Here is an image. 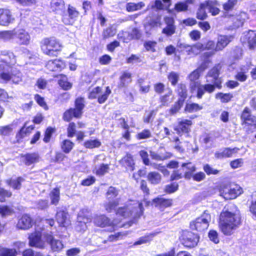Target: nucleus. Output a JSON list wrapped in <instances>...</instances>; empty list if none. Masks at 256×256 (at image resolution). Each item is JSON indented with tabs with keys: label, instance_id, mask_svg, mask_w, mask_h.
Wrapping results in <instances>:
<instances>
[{
	"label": "nucleus",
	"instance_id": "nucleus-4",
	"mask_svg": "<svg viewBox=\"0 0 256 256\" xmlns=\"http://www.w3.org/2000/svg\"><path fill=\"white\" fill-rule=\"evenodd\" d=\"M144 208L142 202H134L127 207L120 208L116 212L118 216L127 218L132 216L137 218L142 216L143 214Z\"/></svg>",
	"mask_w": 256,
	"mask_h": 256
},
{
	"label": "nucleus",
	"instance_id": "nucleus-22",
	"mask_svg": "<svg viewBox=\"0 0 256 256\" xmlns=\"http://www.w3.org/2000/svg\"><path fill=\"white\" fill-rule=\"evenodd\" d=\"M66 66L64 62L59 59L48 61L46 64V68L50 71H60Z\"/></svg>",
	"mask_w": 256,
	"mask_h": 256
},
{
	"label": "nucleus",
	"instance_id": "nucleus-58",
	"mask_svg": "<svg viewBox=\"0 0 256 256\" xmlns=\"http://www.w3.org/2000/svg\"><path fill=\"white\" fill-rule=\"evenodd\" d=\"M138 83L140 87V91L142 92L146 93L148 92L150 90V84L149 82L146 83L144 80L142 78H140L138 80Z\"/></svg>",
	"mask_w": 256,
	"mask_h": 256
},
{
	"label": "nucleus",
	"instance_id": "nucleus-51",
	"mask_svg": "<svg viewBox=\"0 0 256 256\" xmlns=\"http://www.w3.org/2000/svg\"><path fill=\"white\" fill-rule=\"evenodd\" d=\"M116 33V29L112 26H109L104 30L102 36L104 39L114 36Z\"/></svg>",
	"mask_w": 256,
	"mask_h": 256
},
{
	"label": "nucleus",
	"instance_id": "nucleus-11",
	"mask_svg": "<svg viewBox=\"0 0 256 256\" xmlns=\"http://www.w3.org/2000/svg\"><path fill=\"white\" fill-rule=\"evenodd\" d=\"M79 14L76 8L68 4L67 12L62 15V21L66 25H72L77 20Z\"/></svg>",
	"mask_w": 256,
	"mask_h": 256
},
{
	"label": "nucleus",
	"instance_id": "nucleus-48",
	"mask_svg": "<svg viewBox=\"0 0 256 256\" xmlns=\"http://www.w3.org/2000/svg\"><path fill=\"white\" fill-rule=\"evenodd\" d=\"M58 84L64 90H69L72 87V84L68 82L67 78L64 75L60 76Z\"/></svg>",
	"mask_w": 256,
	"mask_h": 256
},
{
	"label": "nucleus",
	"instance_id": "nucleus-52",
	"mask_svg": "<svg viewBox=\"0 0 256 256\" xmlns=\"http://www.w3.org/2000/svg\"><path fill=\"white\" fill-rule=\"evenodd\" d=\"M177 91L178 96H180V98H181L184 102L187 96L186 86L182 84H180L178 86Z\"/></svg>",
	"mask_w": 256,
	"mask_h": 256
},
{
	"label": "nucleus",
	"instance_id": "nucleus-3",
	"mask_svg": "<svg viewBox=\"0 0 256 256\" xmlns=\"http://www.w3.org/2000/svg\"><path fill=\"white\" fill-rule=\"evenodd\" d=\"M220 68L218 66H214L208 73L206 76V82L208 83H212L202 85L206 92L211 93L214 90L215 87L220 89L222 88V80L218 78L220 74Z\"/></svg>",
	"mask_w": 256,
	"mask_h": 256
},
{
	"label": "nucleus",
	"instance_id": "nucleus-7",
	"mask_svg": "<svg viewBox=\"0 0 256 256\" xmlns=\"http://www.w3.org/2000/svg\"><path fill=\"white\" fill-rule=\"evenodd\" d=\"M94 222L98 226L105 228L108 227V230L114 231L117 227L124 226V225L117 226L116 220L112 222L104 214H96L94 217Z\"/></svg>",
	"mask_w": 256,
	"mask_h": 256
},
{
	"label": "nucleus",
	"instance_id": "nucleus-20",
	"mask_svg": "<svg viewBox=\"0 0 256 256\" xmlns=\"http://www.w3.org/2000/svg\"><path fill=\"white\" fill-rule=\"evenodd\" d=\"M29 243L30 246L38 248H44L45 242L42 239V234L40 232H36L29 236Z\"/></svg>",
	"mask_w": 256,
	"mask_h": 256
},
{
	"label": "nucleus",
	"instance_id": "nucleus-64",
	"mask_svg": "<svg viewBox=\"0 0 256 256\" xmlns=\"http://www.w3.org/2000/svg\"><path fill=\"white\" fill-rule=\"evenodd\" d=\"M252 200L250 208V212L256 216V192L252 195Z\"/></svg>",
	"mask_w": 256,
	"mask_h": 256
},
{
	"label": "nucleus",
	"instance_id": "nucleus-54",
	"mask_svg": "<svg viewBox=\"0 0 256 256\" xmlns=\"http://www.w3.org/2000/svg\"><path fill=\"white\" fill-rule=\"evenodd\" d=\"M100 145L101 142L98 140H88L84 143V146L87 148H98Z\"/></svg>",
	"mask_w": 256,
	"mask_h": 256
},
{
	"label": "nucleus",
	"instance_id": "nucleus-10",
	"mask_svg": "<svg viewBox=\"0 0 256 256\" xmlns=\"http://www.w3.org/2000/svg\"><path fill=\"white\" fill-rule=\"evenodd\" d=\"M199 237L197 234L188 231L183 232L180 238L182 244L185 247L189 248L196 246Z\"/></svg>",
	"mask_w": 256,
	"mask_h": 256
},
{
	"label": "nucleus",
	"instance_id": "nucleus-29",
	"mask_svg": "<svg viewBox=\"0 0 256 256\" xmlns=\"http://www.w3.org/2000/svg\"><path fill=\"white\" fill-rule=\"evenodd\" d=\"M32 221L31 218L28 214L23 215L18 220L17 227L20 229L26 230L32 226Z\"/></svg>",
	"mask_w": 256,
	"mask_h": 256
},
{
	"label": "nucleus",
	"instance_id": "nucleus-56",
	"mask_svg": "<svg viewBox=\"0 0 256 256\" xmlns=\"http://www.w3.org/2000/svg\"><path fill=\"white\" fill-rule=\"evenodd\" d=\"M74 144L68 140L63 141L62 148L65 153H68L72 148Z\"/></svg>",
	"mask_w": 256,
	"mask_h": 256
},
{
	"label": "nucleus",
	"instance_id": "nucleus-9",
	"mask_svg": "<svg viewBox=\"0 0 256 256\" xmlns=\"http://www.w3.org/2000/svg\"><path fill=\"white\" fill-rule=\"evenodd\" d=\"M118 190L115 188L110 186L106 192V197L109 202L104 204V208L108 212H112L118 204V200L116 199L114 200H111L115 198L118 195Z\"/></svg>",
	"mask_w": 256,
	"mask_h": 256
},
{
	"label": "nucleus",
	"instance_id": "nucleus-13",
	"mask_svg": "<svg viewBox=\"0 0 256 256\" xmlns=\"http://www.w3.org/2000/svg\"><path fill=\"white\" fill-rule=\"evenodd\" d=\"M242 192V188L238 185H234L230 188L226 187L221 189L220 191V196L226 200L235 198L241 194Z\"/></svg>",
	"mask_w": 256,
	"mask_h": 256
},
{
	"label": "nucleus",
	"instance_id": "nucleus-15",
	"mask_svg": "<svg viewBox=\"0 0 256 256\" xmlns=\"http://www.w3.org/2000/svg\"><path fill=\"white\" fill-rule=\"evenodd\" d=\"M192 124V122L190 120L178 119V125L174 127V130L180 136L182 134H186V136H188Z\"/></svg>",
	"mask_w": 256,
	"mask_h": 256
},
{
	"label": "nucleus",
	"instance_id": "nucleus-41",
	"mask_svg": "<svg viewBox=\"0 0 256 256\" xmlns=\"http://www.w3.org/2000/svg\"><path fill=\"white\" fill-rule=\"evenodd\" d=\"M194 0H186L184 2H178L174 6V9L178 12L186 11L188 10V5L193 4Z\"/></svg>",
	"mask_w": 256,
	"mask_h": 256
},
{
	"label": "nucleus",
	"instance_id": "nucleus-5",
	"mask_svg": "<svg viewBox=\"0 0 256 256\" xmlns=\"http://www.w3.org/2000/svg\"><path fill=\"white\" fill-rule=\"evenodd\" d=\"M84 107V98H78L75 100V108H70L66 110L63 114V119L66 122H70L72 118H80L82 114Z\"/></svg>",
	"mask_w": 256,
	"mask_h": 256
},
{
	"label": "nucleus",
	"instance_id": "nucleus-43",
	"mask_svg": "<svg viewBox=\"0 0 256 256\" xmlns=\"http://www.w3.org/2000/svg\"><path fill=\"white\" fill-rule=\"evenodd\" d=\"M172 93V90H168L166 94L160 97V101L162 105L168 106L173 101L174 96Z\"/></svg>",
	"mask_w": 256,
	"mask_h": 256
},
{
	"label": "nucleus",
	"instance_id": "nucleus-47",
	"mask_svg": "<svg viewBox=\"0 0 256 256\" xmlns=\"http://www.w3.org/2000/svg\"><path fill=\"white\" fill-rule=\"evenodd\" d=\"M128 234V232H118L114 234L108 236V240L110 242H115L124 239Z\"/></svg>",
	"mask_w": 256,
	"mask_h": 256
},
{
	"label": "nucleus",
	"instance_id": "nucleus-50",
	"mask_svg": "<svg viewBox=\"0 0 256 256\" xmlns=\"http://www.w3.org/2000/svg\"><path fill=\"white\" fill-rule=\"evenodd\" d=\"M202 109V106L196 103L187 104L184 110L188 112H194Z\"/></svg>",
	"mask_w": 256,
	"mask_h": 256
},
{
	"label": "nucleus",
	"instance_id": "nucleus-37",
	"mask_svg": "<svg viewBox=\"0 0 256 256\" xmlns=\"http://www.w3.org/2000/svg\"><path fill=\"white\" fill-rule=\"evenodd\" d=\"M110 169L109 165L108 164H101L96 165L94 170L96 175L103 176L108 172Z\"/></svg>",
	"mask_w": 256,
	"mask_h": 256
},
{
	"label": "nucleus",
	"instance_id": "nucleus-55",
	"mask_svg": "<svg viewBox=\"0 0 256 256\" xmlns=\"http://www.w3.org/2000/svg\"><path fill=\"white\" fill-rule=\"evenodd\" d=\"M184 101L181 98H179L178 101L174 104L171 108L170 110V114H174L178 112L180 108L182 107Z\"/></svg>",
	"mask_w": 256,
	"mask_h": 256
},
{
	"label": "nucleus",
	"instance_id": "nucleus-39",
	"mask_svg": "<svg viewBox=\"0 0 256 256\" xmlns=\"http://www.w3.org/2000/svg\"><path fill=\"white\" fill-rule=\"evenodd\" d=\"M60 192L58 188H54L50 193V198L52 204L57 205L60 198Z\"/></svg>",
	"mask_w": 256,
	"mask_h": 256
},
{
	"label": "nucleus",
	"instance_id": "nucleus-36",
	"mask_svg": "<svg viewBox=\"0 0 256 256\" xmlns=\"http://www.w3.org/2000/svg\"><path fill=\"white\" fill-rule=\"evenodd\" d=\"M145 6V4L142 2L138 3L132 2H128L126 5V9L128 12H133L140 10Z\"/></svg>",
	"mask_w": 256,
	"mask_h": 256
},
{
	"label": "nucleus",
	"instance_id": "nucleus-6",
	"mask_svg": "<svg viewBox=\"0 0 256 256\" xmlns=\"http://www.w3.org/2000/svg\"><path fill=\"white\" fill-rule=\"evenodd\" d=\"M210 220V214L205 210L200 216L190 223V227L193 230L202 232L208 228Z\"/></svg>",
	"mask_w": 256,
	"mask_h": 256
},
{
	"label": "nucleus",
	"instance_id": "nucleus-12",
	"mask_svg": "<svg viewBox=\"0 0 256 256\" xmlns=\"http://www.w3.org/2000/svg\"><path fill=\"white\" fill-rule=\"evenodd\" d=\"M0 62L4 63L0 65H3L6 71L9 72L8 69L16 64V60L12 52L4 50L0 52Z\"/></svg>",
	"mask_w": 256,
	"mask_h": 256
},
{
	"label": "nucleus",
	"instance_id": "nucleus-17",
	"mask_svg": "<svg viewBox=\"0 0 256 256\" xmlns=\"http://www.w3.org/2000/svg\"><path fill=\"white\" fill-rule=\"evenodd\" d=\"M44 236L46 241L50 245L52 251L59 252L64 248V246L62 241L55 239L52 234H45Z\"/></svg>",
	"mask_w": 256,
	"mask_h": 256
},
{
	"label": "nucleus",
	"instance_id": "nucleus-14",
	"mask_svg": "<svg viewBox=\"0 0 256 256\" xmlns=\"http://www.w3.org/2000/svg\"><path fill=\"white\" fill-rule=\"evenodd\" d=\"M91 215L88 210H82L78 214L77 230H85L86 228V224L92 220Z\"/></svg>",
	"mask_w": 256,
	"mask_h": 256
},
{
	"label": "nucleus",
	"instance_id": "nucleus-46",
	"mask_svg": "<svg viewBox=\"0 0 256 256\" xmlns=\"http://www.w3.org/2000/svg\"><path fill=\"white\" fill-rule=\"evenodd\" d=\"M148 179L151 184H158L161 180V176L157 172H151L148 174Z\"/></svg>",
	"mask_w": 256,
	"mask_h": 256
},
{
	"label": "nucleus",
	"instance_id": "nucleus-60",
	"mask_svg": "<svg viewBox=\"0 0 256 256\" xmlns=\"http://www.w3.org/2000/svg\"><path fill=\"white\" fill-rule=\"evenodd\" d=\"M156 42L153 41H147L144 43V46L148 51H150L152 52H156Z\"/></svg>",
	"mask_w": 256,
	"mask_h": 256
},
{
	"label": "nucleus",
	"instance_id": "nucleus-21",
	"mask_svg": "<svg viewBox=\"0 0 256 256\" xmlns=\"http://www.w3.org/2000/svg\"><path fill=\"white\" fill-rule=\"evenodd\" d=\"M164 20L166 26L163 28L162 32L167 36H170L174 34L176 31V28L174 25V19L170 16H166L164 18Z\"/></svg>",
	"mask_w": 256,
	"mask_h": 256
},
{
	"label": "nucleus",
	"instance_id": "nucleus-38",
	"mask_svg": "<svg viewBox=\"0 0 256 256\" xmlns=\"http://www.w3.org/2000/svg\"><path fill=\"white\" fill-rule=\"evenodd\" d=\"M15 28L12 30L0 32V39L4 42L10 41L15 38Z\"/></svg>",
	"mask_w": 256,
	"mask_h": 256
},
{
	"label": "nucleus",
	"instance_id": "nucleus-34",
	"mask_svg": "<svg viewBox=\"0 0 256 256\" xmlns=\"http://www.w3.org/2000/svg\"><path fill=\"white\" fill-rule=\"evenodd\" d=\"M204 46L202 44H197L192 46L184 44L183 48L184 50L187 52L188 54L196 55L199 53L200 50L203 48Z\"/></svg>",
	"mask_w": 256,
	"mask_h": 256
},
{
	"label": "nucleus",
	"instance_id": "nucleus-16",
	"mask_svg": "<svg viewBox=\"0 0 256 256\" xmlns=\"http://www.w3.org/2000/svg\"><path fill=\"white\" fill-rule=\"evenodd\" d=\"M206 68L204 66H201L188 75V78L190 82V86L192 92L196 90V87L200 83L197 80L198 79L200 74Z\"/></svg>",
	"mask_w": 256,
	"mask_h": 256
},
{
	"label": "nucleus",
	"instance_id": "nucleus-35",
	"mask_svg": "<svg viewBox=\"0 0 256 256\" xmlns=\"http://www.w3.org/2000/svg\"><path fill=\"white\" fill-rule=\"evenodd\" d=\"M206 2L207 9L208 10V12L211 13L212 15L216 16L219 14L220 10L218 8V4L216 0H209Z\"/></svg>",
	"mask_w": 256,
	"mask_h": 256
},
{
	"label": "nucleus",
	"instance_id": "nucleus-44",
	"mask_svg": "<svg viewBox=\"0 0 256 256\" xmlns=\"http://www.w3.org/2000/svg\"><path fill=\"white\" fill-rule=\"evenodd\" d=\"M207 9L206 3L204 2L202 3L200 5V7L197 12V18L200 20H203L207 17V14L206 10Z\"/></svg>",
	"mask_w": 256,
	"mask_h": 256
},
{
	"label": "nucleus",
	"instance_id": "nucleus-30",
	"mask_svg": "<svg viewBox=\"0 0 256 256\" xmlns=\"http://www.w3.org/2000/svg\"><path fill=\"white\" fill-rule=\"evenodd\" d=\"M52 10L56 14H62L64 13V2L62 0H52L50 2Z\"/></svg>",
	"mask_w": 256,
	"mask_h": 256
},
{
	"label": "nucleus",
	"instance_id": "nucleus-31",
	"mask_svg": "<svg viewBox=\"0 0 256 256\" xmlns=\"http://www.w3.org/2000/svg\"><path fill=\"white\" fill-rule=\"evenodd\" d=\"M132 82V74L128 72H124L120 77L118 87L126 88Z\"/></svg>",
	"mask_w": 256,
	"mask_h": 256
},
{
	"label": "nucleus",
	"instance_id": "nucleus-26",
	"mask_svg": "<svg viewBox=\"0 0 256 256\" xmlns=\"http://www.w3.org/2000/svg\"><path fill=\"white\" fill-rule=\"evenodd\" d=\"M233 37L228 36H220L215 47V51H219L224 48L232 40Z\"/></svg>",
	"mask_w": 256,
	"mask_h": 256
},
{
	"label": "nucleus",
	"instance_id": "nucleus-27",
	"mask_svg": "<svg viewBox=\"0 0 256 256\" xmlns=\"http://www.w3.org/2000/svg\"><path fill=\"white\" fill-rule=\"evenodd\" d=\"M250 68V65L248 64L240 66L235 76V78L241 82L246 81L248 78L246 74L248 72Z\"/></svg>",
	"mask_w": 256,
	"mask_h": 256
},
{
	"label": "nucleus",
	"instance_id": "nucleus-19",
	"mask_svg": "<svg viewBox=\"0 0 256 256\" xmlns=\"http://www.w3.org/2000/svg\"><path fill=\"white\" fill-rule=\"evenodd\" d=\"M15 38H16V42L21 45H28L30 42V36L28 33L24 29L15 28Z\"/></svg>",
	"mask_w": 256,
	"mask_h": 256
},
{
	"label": "nucleus",
	"instance_id": "nucleus-24",
	"mask_svg": "<svg viewBox=\"0 0 256 256\" xmlns=\"http://www.w3.org/2000/svg\"><path fill=\"white\" fill-rule=\"evenodd\" d=\"M240 40L242 42H247L250 49L256 47V33L254 31L250 30L246 34L244 33Z\"/></svg>",
	"mask_w": 256,
	"mask_h": 256
},
{
	"label": "nucleus",
	"instance_id": "nucleus-1",
	"mask_svg": "<svg viewBox=\"0 0 256 256\" xmlns=\"http://www.w3.org/2000/svg\"><path fill=\"white\" fill-rule=\"evenodd\" d=\"M240 218L238 213L224 210L220 214V228L226 235L232 234L240 224Z\"/></svg>",
	"mask_w": 256,
	"mask_h": 256
},
{
	"label": "nucleus",
	"instance_id": "nucleus-33",
	"mask_svg": "<svg viewBox=\"0 0 256 256\" xmlns=\"http://www.w3.org/2000/svg\"><path fill=\"white\" fill-rule=\"evenodd\" d=\"M121 164L128 170L132 171L134 170V163L132 156L130 154H127L120 160Z\"/></svg>",
	"mask_w": 256,
	"mask_h": 256
},
{
	"label": "nucleus",
	"instance_id": "nucleus-49",
	"mask_svg": "<svg viewBox=\"0 0 256 256\" xmlns=\"http://www.w3.org/2000/svg\"><path fill=\"white\" fill-rule=\"evenodd\" d=\"M232 97V94L230 93L224 94L222 92H218L216 94V98L220 100L223 103L230 102Z\"/></svg>",
	"mask_w": 256,
	"mask_h": 256
},
{
	"label": "nucleus",
	"instance_id": "nucleus-53",
	"mask_svg": "<svg viewBox=\"0 0 256 256\" xmlns=\"http://www.w3.org/2000/svg\"><path fill=\"white\" fill-rule=\"evenodd\" d=\"M14 212V210L6 206H0V214L2 217L12 215Z\"/></svg>",
	"mask_w": 256,
	"mask_h": 256
},
{
	"label": "nucleus",
	"instance_id": "nucleus-59",
	"mask_svg": "<svg viewBox=\"0 0 256 256\" xmlns=\"http://www.w3.org/2000/svg\"><path fill=\"white\" fill-rule=\"evenodd\" d=\"M152 136V133L150 131L148 130H144L141 132L138 133L136 138L138 140H142L150 138Z\"/></svg>",
	"mask_w": 256,
	"mask_h": 256
},
{
	"label": "nucleus",
	"instance_id": "nucleus-18",
	"mask_svg": "<svg viewBox=\"0 0 256 256\" xmlns=\"http://www.w3.org/2000/svg\"><path fill=\"white\" fill-rule=\"evenodd\" d=\"M56 218L60 226L67 227L70 224L68 213L59 208H56Z\"/></svg>",
	"mask_w": 256,
	"mask_h": 256
},
{
	"label": "nucleus",
	"instance_id": "nucleus-25",
	"mask_svg": "<svg viewBox=\"0 0 256 256\" xmlns=\"http://www.w3.org/2000/svg\"><path fill=\"white\" fill-rule=\"evenodd\" d=\"M14 18L10 12L6 9H0V25L6 26L12 23Z\"/></svg>",
	"mask_w": 256,
	"mask_h": 256
},
{
	"label": "nucleus",
	"instance_id": "nucleus-8",
	"mask_svg": "<svg viewBox=\"0 0 256 256\" xmlns=\"http://www.w3.org/2000/svg\"><path fill=\"white\" fill-rule=\"evenodd\" d=\"M22 74L18 70L11 71L10 73L6 71L3 65H0V81L8 82L11 81L14 84H18L22 81Z\"/></svg>",
	"mask_w": 256,
	"mask_h": 256
},
{
	"label": "nucleus",
	"instance_id": "nucleus-61",
	"mask_svg": "<svg viewBox=\"0 0 256 256\" xmlns=\"http://www.w3.org/2000/svg\"><path fill=\"white\" fill-rule=\"evenodd\" d=\"M16 253L15 250L2 248L0 250V256H16Z\"/></svg>",
	"mask_w": 256,
	"mask_h": 256
},
{
	"label": "nucleus",
	"instance_id": "nucleus-40",
	"mask_svg": "<svg viewBox=\"0 0 256 256\" xmlns=\"http://www.w3.org/2000/svg\"><path fill=\"white\" fill-rule=\"evenodd\" d=\"M152 204H154L156 206H160V208L168 207L172 204V200L161 197L157 198L152 200Z\"/></svg>",
	"mask_w": 256,
	"mask_h": 256
},
{
	"label": "nucleus",
	"instance_id": "nucleus-63",
	"mask_svg": "<svg viewBox=\"0 0 256 256\" xmlns=\"http://www.w3.org/2000/svg\"><path fill=\"white\" fill-rule=\"evenodd\" d=\"M237 2V0H228L223 4V8L226 11L230 10L236 5Z\"/></svg>",
	"mask_w": 256,
	"mask_h": 256
},
{
	"label": "nucleus",
	"instance_id": "nucleus-23",
	"mask_svg": "<svg viewBox=\"0 0 256 256\" xmlns=\"http://www.w3.org/2000/svg\"><path fill=\"white\" fill-rule=\"evenodd\" d=\"M238 150L239 148H224L223 150L216 152L214 154V156L218 159L230 158L234 154L237 153Z\"/></svg>",
	"mask_w": 256,
	"mask_h": 256
},
{
	"label": "nucleus",
	"instance_id": "nucleus-42",
	"mask_svg": "<svg viewBox=\"0 0 256 256\" xmlns=\"http://www.w3.org/2000/svg\"><path fill=\"white\" fill-rule=\"evenodd\" d=\"M24 179L22 177H18L16 179H10L6 180L7 184L14 189L19 190L21 187V184Z\"/></svg>",
	"mask_w": 256,
	"mask_h": 256
},
{
	"label": "nucleus",
	"instance_id": "nucleus-2",
	"mask_svg": "<svg viewBox=\"0 0 256 256\" xmlns=\"http://www.w3.org/2000/svg\"><path fill=\"white\" fill-rule=\"evenodd\" d=\"M40 46L43 53L50 56H56L62 48L60 42L54 37L43 38Z\"/></svg>",
	"mask_w": 256,
	"mask_h": 256
},
{
	"label": "nucleus",
	"instance_id": "nucleus-32",
	"mask_svg": "<svg viewBox=\"0 0 256 256\" xmlns=\"http://www.w3.org/2000/svg\"><path fill=\"white\" fill-rule=\"evenodd\" d=\"M23 160L26 166H30L39 161L40 156L38 153L27 154L22 156Z\"/></svg>",
	"mask_w": 256,
	"mask_h": 256
},
{
	"label": "nucleus",
	"instance_id": "nucleus-57",
	"mask_svg": "<svg viewBox=\"0 0 256 256\" xmlns=\"http://www.w3.org/2000/svg\"><path fill=\"white\" fill-rule=\"evenodd\" d=\"M168 78L172 86H176L179 80V74L176 72H172L168 74Z\"/></svg>",
	"mask_w": 256,
	"mask_h": 256
},
{
	"label": "nucleus",
	"instance_id": "nucleus-28",
	"mask_svg": "<svg viewBox=\"0 0 256 256\" xmlns=\"http://www.w3.org/2000/svg\"><path fill=\"white\" fill-rule=\"evenodd\" d=\"M241 118L244 123L249 125L254 124L256 127V116L250 114V110L248 108H244L242 114Z\"/></svg>",
	"mask_w": 256,
	"mask_h": 256
},
{
	"label": "nucleus",
	"instance_id": "nucleus-45",
	"mask_svg": "<svg viewBox=\"0 0 256 256\" xmlns=\"http://www.w3.org/2000/svg\"><path fill=\"white\" fill-rule=\"evenodd\" d=\"M157 233L154 232L140 237L138 240L136 241L134 244V246L140 245L143 244H146L150 242L152 238L156 235Z\"/></svg>",
	"mask_w": 256,
	"mask_h": 256
},
{
	"label": "nucleus",
	"instance_id": "nucleus-62",
	"mask_svg": "<svg viewBox=\"0 0 256 256\" xmlns=\"http://www.w3.org/2000/svg\"><path fill=\"white\" fill-rule=\"evenodd\" d=\"M111 93V90L110 89L109 87L108 86L106 88V91L104 94H102L100 96H98V102L100 104L104 103L106 100H107L108 96Z\"/></svg>",
	"mask_w": 256,
	"mask_h": 256
}]
</instances>
